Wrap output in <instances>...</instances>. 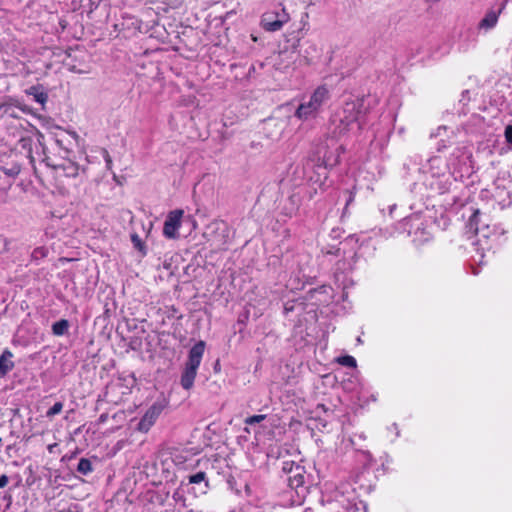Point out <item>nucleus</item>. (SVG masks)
<instances>
[{"label": "nucleus", "mask_w": 512, "mask_h": 512, "mask_svg": "<svg viewBox=\"0 0 512 512\" xmlns=\"http://www.w3.org/2000/svg\"><path fill=\"white\" fill-rule=\"evenodd\" d=\"M34 117L39 122L37 141L42 148L43 161L54 169H62L68 176H76L78 166L69 160L70 148L65 144L70 134L55 125L49 117L35 114Z\"/></svg>", "instance_id": "nucleus-1"}, {"label": "nucleus", "mask_w": 512, "mask_h": 512, "mask_svg": "<svg viewBox=\"0 0 512 512\" xmlns=\"http://www.w3.org/2000/svg\"><path fill=\"white\" fill-rule=\"evenodd\" d=\"M205 351V342H197L189 351L185 368L181 375V386L185 390H190L194 385L197 370L201 364V360Z\"/></svg>", "instance_id": "nucleus-2"}, {"label": "nucleus", "mask_w": 512, "mask_h": 512, "mask_svg": "<svg viewBox=\"0 0 512 512\" xmlns=\"http://www.w3.org/2000/svg\"><path fill=\"white\" fill-rule=\"evenodd\" d=\"M328 98L329 89L324 85L317 87L309 100L298 107L296 116L300 119H308L315 116Z\"/></svg>", "instance_id": "nucleus-3"}, {"label": "nucleus", "mask_w": 512, "mask_h": 512, "mask_svg": "<svg viewBox=\"0 0 512 512\" xmlns=\"http://www.w3.org/2000/svg\"><path fill=\"white\" fill-rule=\"evenodd\" d=\"M290 20L289 13L284 7L279 10H270L262 15L261 25L269 32L280 30Z\"/></svg>", "instance_id": "nucleus-4"}, {"label": "nucleus", "mask_w": 512, "mask_h": 512, "mask_svg": "<svg viewBox=\"0 0 512 512\" xmlns=\"http://www.w3.org/2000/svg\"><path fill=\"white\" fill-rule=\"evenodd\" d=\"M183 215L184 211L181 209L168 213L163 226L164 237L168 239H177L179 237L178 230L181 227Z\"/></svg>", "instance_id": "nucleus-5"}, {"label": "nucleus", "mask_w": 512, "mask_h": 512, "mask_svg": "<svg viewBox=\"0 0 512 512\" xmlns=\"http://www.w3.org/2000/svg\"><path fill=\"white\" fill-rule=\"evenodd\" d=\"M163 411V406L159 403H154L152 406H150L144 415L141 417L138 425L137 430L142 433H147L151 427L155 424L159 416L161 415Z\"/></svg>", "instance_id": "nucleus-6"}, {"label": "nucleus", "mask_w": 512, "mask_h": 512, "mask_svg": "<svg viewBox=\"0 0 512 512\" xmlns=\"http://www.w3.org/2000/svg\"><path fill=\"white\" fill-rule=\"evenodd\" d=\"M20 172V168L17 165H13L11 168L0 167V178H5L6 181L0 186V190H5L12 184L14 179Z\"/></svg>", "instance_id": "nucleus-7"}, {"label": "nucleus", "mask_w": 512, "mask_h": 512, "mask_svg": "<svg viewBox=\"0 0 512 512\" xmlns=\"http://www.w3.org/2000/svg\"><path fill=\"white\" fill-rule=\"evenodd\" d=\"M292 475L289 477V486L294 489L303 488L305 482V476L303 468L296 466L294 470L290 469Z\"/></svg>", "instance_id": "nucleus-8"}, {"label": "nucleus", "mask_w": 512, "mask_h": 512, "mask_svg": "<svg viewBox=\"0 0 512 512\" xmlns=\"http://www.w3.org/2000/svg\"><path fill=\"white\" fill-rule=\"evenodd\" d=\"M12 353L9 351H4L0 356V377L5 375L8 371H10L13 367L12 362Z\"/></svg>", "instance_id": "nucleus-9"}, {"label": "nucleus", "mask_w": 512, "mask_h": 512, "mask_svg": "<svg viewBox=\"0 0 512 512\" xmlns=\"http://www.w3.org/2000/svg\"><path fill=\"white\" fill-rule=\"evenodd\" d=\"M34 101L40 104L43 109H47L48 91L42 87L34 88Z\"/></svg>", "instance_id": "nucleus-10"}, {"label": "nucleus", "mask_w": 512, "mask_h": 512, "mask_svg": "<svg viewBox=\"0 0 512 512\" xmlns=\"http://www.w3.org/2000/svg\"><path fill=\"white\" fill-rule=\"evenodd\" d=\"M69 322L65 319L55 322L52 325L53 334L56 336H62L68 332Z\"/></svg>", "instance_id": "nucleus-11"}, {"label": "nucleus", "mask_w": 512, "mask_h": 512, "mask_svg": "<svg viewBox=\"0 0 512 512\" xmlns=\"http://www.w3.org/2000/svg\"><path fill=\"white\" fill-rule=\"evenodd\" d=\"M498 16L496 13L491 12L487 14L481 21L480 26L483 28H492L496 25Z\"/></svg>", "instance_id": "nucleus-12"}, {"label": "nucleus", "mask_w": 512, "mask_h": 512, "mask_svg": "<svg viewBox=\"0 0 512 512\" xmlns=\"http://www.w3.org/2000/svg\"><path fill=\"white\" fill-rule=\"evenodd\" d=\"M77 470L84 475L90 473L92 471L91 462L85 458L80 459Z\"/></svg>", "instance_id": "nucleus-13"}, {"label": "nucleus", "mask_w": 512, "mask_h": 512, "mask_svg": "<svg viewBox=\"0 0 512 512\" xmlns=\"http://www.w3.org/2000/svg\"><path fill=\"white\" fill-rule=\"evenodd\" d=\"M131 241L133 243L134 248H136L138 251H140L142 253V255L146 254L145 245H144L143 241L141 240V238L139 237V235L132 234Z\"/></svg>", "instance_id": "nucleus-14"}, {"label": "nucleus", "mask_w": 512, "mask_h": 512, "mask_svg": "<svg viewBox=\"0 0 512 512\" xmlns=\"http://www.w3.org/2000/svg\"><path fill=\"white\" fill-rule=\"evenodd\" d=\"M338 363L343 365V366H348V367H351V368H355L356 367V360L354 357L352 356H349V355H346V356H342V357H339L337 359Z\"/></svg>", "instance_id": "nucleus-15"}, {"label": "nucleus", "mask_w": 512, "mask_h": 512, "mask_svg": "<svg viewBox=\"0 0 512 512\" xmlns=\"http://www.w3.org/2000/svg\"><path fill=\"white\" fill-rule=\"evenodd\" d=\"M62 408L63 404L61 402H57L46 412V416L52 417L56 414H59L62 411Z\"/></svg>", "instance_id": "nucleus-16"}, {"label": "nucleus", "mask_w": 512, "mask_h": 512, "mask_svg": "<svg viewBox=\"0 0 512 512\" xmlns=\"http://www.w3.org/2000/svg\"><path fill=\"white\" fill-rule=\"evenodd\" d=\"M62 408L63 404L61 402H57L46 412V416L52 417L56 414H59L62 411Z\"/></svg>", "instance_id": "nucleus-17"}, {"label": "nucleus", "mask_w": 512, "mask_h": 512, "mask_svg": "<svg viewBox=\"0 0 512 512\" xmlns=\"http://www.w3.org/2000/svg\"><path fill=\"white\" fill-rule=\"evenodd\" d=\"M206 480V474L204 472H198L189 477V482L193 484H198Z\"/></svg>", "instance_id": "nucleus-18"}, {"label": "nucleus", "mask_w": 512, "mask_h": 512, "mask_svg": "<svg viewBox=\"0 0 512 512\" xmlns=\"http://www.w3.org/2000/svg\"><path fill=\"white\" fill-rule=\"evenodd\" d=\"M266 418V415L259 414V415H253L245 419V423L248 425H252L255 423H259L263 421Z\"/></svg>", "instance_id": "nucleus-19"}, {"label": "nucleus", "mask_w": 512, "mask_h": 512, "mask_svg": "<svg viewBox=\"0 0 512 512\" xmlns=\"http://www.w3.org/2000/svg\"><path fill=\"white\" fill-rule=\"evenodd\" d=\"M356 120H357L356 113H351L349 116L345 117L344 119H341V121L345 122L346 125H350L351 123H353Z\"/></svg>", "instance_id": "nucleus-20"}, {"label": "nucleus", "mask_w": 512, "mask_h": 512, "mask_svg": "<svg viewBox=\"0 0 512 512\" xmlns=\"http://www.w3.org/2000/svg\"><path fill=\"white\" fill-rule=\"evenodd\" d=\"M505 137H506L507 142L512 144V125H509V126L506 127V129H505Z\"/></svg>", "instance_id": "nucleus-21"}, {"label": "nucleus", "mask_w": 512, "mask_h": 512, "mask_svg": "<svg viewBox=\"0 0 512 512\" xmlns=\"http://www.w3.org/2000/svg\"><path fill=\"white\" fill-rule=\"evenodd\" d=\"M8 484V477L6 475H2L0 477V488L5 487Z\"/></svg>", "instance_id": "nucleus-22"}, {"label": "nucleus", "mask_w": 512, "mask_h": 512, "mask_svg": "<svg viewBox=\"0 0 512 512\" xmlns=\"http://www.w3.org/2000/svg\"><path fill=\"white\" fill-rule=\"evenodd\" d=\"M354 108H355V105L354 103H347L345 108H344V111L346 112H354Z\"/></svg>", "instance_id": "nucleus-23"}, {"label": "nucleus", "mask_w": 512, "mask_h": 512, "mask_svg": "<svg viewBox=\"0 0 512 512\" xmlns=\"http://www.w3.org/2000/svg\"><path fill=\"white\" fill-rule=\"evenodd\" d=\"M106 162H107V165L111 164V159H110L109 155H107Z\"/></svg>", "instance_id": "nucleus-24"}, {"label": "nucleus", "mask_w": 512, "mask_h": 512, "mask_svg": "<svg viewBox=\"0 0 512 512\" xmlns=\"http://www.w3.org/2000/svg\"><path fill=\"white\" fill-rule=\"evenodd\" d=\"M6 179L5 178H0V186L3 185V183H5Z\"/></svg>", "instance_id": "nucleus-25"}, {"label": "nucleus", "mask_w": 512, "mask_h": 512, "mask_svg": "<svg viewBox=\"0 0 512 512\" xmlns=\"http://www.w3.org/2000/svg\"><path fill=\"white\" fill-rule=\"evenodd\" d=\"M56 446V444H53V445H49V450L52 451V448Z\"/></svg>", "instance_id": "nucleus-26"}]
</instances>
